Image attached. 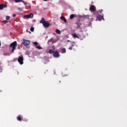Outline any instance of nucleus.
Segmentation results:
<instances>
[{
  "mask_svg": "<svg viewBox=\"0 0 127 127\" xmlns=\"http://www.w3.org/2000/svg\"><path fill=\"white\" fill-rule=\"evenodd\" d=\"M16 47H17V42L16 41H14L10 45L9 50L13 53L14 52V50H16Z\"/></svg>",
  "mask_w": 127,
  "mask_h": 127,
  "instance_id": "nucleus-1",
  "label": "nucleus"
},
{
  "mask_svg": "<svg viewBox=\"0 0 127 127\" xmlns=\"http://www.w3.org/2000/svg\"><path fill=\"white\" fill-rule=\"evenodd\" d=\"M49 54H53L54 57L56 58H58V57H60V55H59V53L57 51H54L52 50H49Z\"/></svg>",
  "mask_w": 127,
  "mask_h": 127,
  "instance_id": "nucleus-2",
  "label": "nucleus"
},
{
  "mask_svg": "<svg viewBox=\"0 0 127 127\" xmlns=\"http://www.w3.org/2000/svg\"><path fill=\"white\" fill-rule=\"evenodd\" d=\"M40 23H42L43 26L45 28H47L50 26V23L48 22L47 21H45V19H44V18H42L41 20L40 21Z\"/></svg>",
  "mask_w": 127,
  "mask_h": 127,
  "instance_id": "nucleus-3",
  "label": "nucleus"
},
{
  "mask_svg": "<svg viewBox=\"0 0 127 127\" xmlns=\"http://www.w3.org/2000/svg\"><path fill=\"white\" fill-rule=\"evenodd\" d=\"M22 43L23 45L26 47V48H29L30 47L29 46L30 44V41L23 39L22 41Z\"/></svg>",
  "mask_w": 127,
  "mask_h": 127,
  "instance_id": "nucleus-4",
  "label": "nucleus"
},
{
  "mask_svg": "<svg viewBox=\"0 0 127 127\" xmlns=\"http://www.w3.org/2000/svg\"><path fill=\"white\" fill-rule=\"evenodd\" d=\"M17 61H18V62H19V64H20V65H22V64H23V56H21L19 57Z\"/></svg>",
  "mask_w": 127,
  "mask_h": 127,
  "instance_id": "nucleus-5",
  "label": "nucleus"
},
{
  "mask_svg": "<svg viewBox=\"0 0 127 127\" xmlns=\"http://www.w3.org/2000/svg\"><path fill=\"white\" fill-rule=\"evenodd\" d=\"M89 9L91 11L95 12V11H96V6H95V5H92L90 7Z\"/></svg>",
  "mask_w": 127,
  "mask_h": 127,
  "instance_id": "nucleus-6",
  "label": "nucleus"
},
{
  "mask_svg": "<svg viewBox=\"0 0 127 127\" xmlns=\"http://www.w3.org/2000/svg\"><path fill=\"white\" fill-rule=\"evenodd\" d=\"M7 7V5L4 4H0V10H1L3 9V8Z\"/></svg>",
  "mask_w": 127,
  "mask_h": 127,
  "instance_id": "nucleus-7",
  "label": "nucleus"
},
{
  "mask_svg": "<svg viewBox=\"0 0 127 127\" xmlns=\"http://www.w3.org/2000/svg\"><path fill=\"white\" fill-rule=\"evenodd\" d=\"M97 19L99 20V21H101L102 19H104V16H101V15H98L97 17Z\"/></svg>",
  "mask_w": 127,
  "mask_h": 127,
  "instance_id": "nucleus-8",
  "label": "nucleus"
},
{
  "mask_svg": "<svg viewBox=\"0 0 127 127\" xmlns=\"http://www.w3.org/2000/svg\"><path fill=\"white\" fill-rule=\"evenodd\" d=\"M60 18L61 20L64 21V22H67V20L66 19V18H65V17L62 16H61Z\"/></svg>",
  "mask_w": 127,
  "mask_h": 127,
  "instance_id": "nucleus-9",
  "label": "nucleus"
},
{
  "mask_svg": "<svg viewBox=\"0 0 127 127\" xmlns=\"http://www.w3.org/2000/svg\"><path fill=\"white\" fill-rule=\"evenodd\" d=\"M71 36H72V37H74V38H78L79 39V37H78V36L77 35V34H75V33H72L71 34Z\"/></svg>",
  "mask_w": 127,
  "mask_h": 127,
  "instance_id": "nucleus-10",
  "label": "nucleus"
},
{
  "mask_svg": "<svg viewBox=\"0 0 127 127\" xmlns=\"http://www.w3.org/2000/svg\"><path fill=\"white\" fill-rule=\"evenodd\" d=\"M61 53H66V49L65 48H62L61 50Z\"/></svg>",
  "mask_w": 127,
  "mask_h": 127,
  "instance_id": "nucleus-11",
  "label": "nucleus"
},
{
  "mask_svg": "<svg viewBox=\"0 0 127 127\" xmlns=\"http://www.w3.org/2000/svg\"><path fill=\"white\" fill-rule=\"evenodd\" d=\"M3 55L4 56H9V55H10V53H4L3 54Z\"/></svg>",
  "mask_w": 127,
  "mask_h": 127,
  "instance_id": "nucleus-12",
  "label": "nucleus"
},
{
  "mask_svg": "<svg viewBox=\"0 0 127 127\" xmlns=\"http://www.w3.org/2000/svg\"><path fill=\"white\" fill-rule=\"evenodd\" d=\"M56 33H58V34H60L61 33V32L60 31V30L57 29L56 30Z\"/></svg>",
  "mask_w": 127,
  "mask_h": 127,
  "instance_id": "nucleus-13",
  "label": "nucleus"
},
{
  "mask_svg": "<svg viewBox=\"0 0 127 127\" xmlns=\"http://www.w3.org/2000/svg\"><path fill=\"white\" fill-rule=\"evenodd\" d=\"M15 2H23V0H14Z\"/></svg>",
  "mask_w": 127,
  "mask_h": 127,
  "instance_id": "nucleus-14",
  "label": "nucleus"
},
{
  "mask_svg": "<svg viewBox=\"0 0 127 127\" xmlns=\"http://www.w3.org/2000/svg\"><path fill=\"white\" fill-rule=\"evenodd\" d=\"M74 16H75V15L73 14H71L70 15V19H73V18H74Z\"/></svg>",
  "mask_w": 127,
  "mask_h": 127,
  "instance_id": "nucleus-15",
  "label": "nucleus"
},
{
  "mask_svg": "<svg viewBox=\"0 0 127 127\" xmlns=\"http://www.w3.org/2000/svg\"><path fill=\"white\" fill-rule=\"evenodd\" d=\"M17 120L19 121V122H21V118L19 116L17 117Z\"/></svg>",
  "mask_w": 127,
  "mask_h": 127,
  "instance_id": "nucleus-16",
  "label": "nucleus"
},
{
  "mask_svg": "<svg viewBox=\"0 0 127 127\" xmlns=\"http://www.w3.org/2000/svg\"><path fill=\"white\" fill-rule=\"evenodd\" d=\"M28 16H29V18H30V17H33V13L29 14Z\"/></svg>",
  "mask_w": 127,
  "mask_h": 127,
  "instance_id": "nucleus-17",
  "label": "nucleus"
},
{
  "mask_svg": "<svg viewBox=\"0 0 127 127\" xmlns=\"http://www.w3.org/2000/svg\"><path fill=\"white\" fill-rule=\"evenodd\" d=\"M30 30H31V31H32V32L34 31V27H31Z\"/></svg>",
  "mask_w": 127,
  "mask_h": 127,
  "instance_id": "nucleus-18",
  "label": "nucleus"
},
{
  "mask_svg": "<svg viewBox=\"0 0 127 127\" xmlns=\"http://www.w3.org/2000/svg\"><path fill=\"white\" fill-rule=\"evenodd\" d=\"M24 17L25 18H29V17L28 15H24Z\"/></svg>",
  "mask_w": 127,
  "mask_h": 127,
  "instance_id": "nucleus-19",
  "label": "nucleus"
},
{
  "mask_svg": "<svg viewBox=\"0 0 127 127\" xmlns=\"http://www.w3.org/2000/svg\"><path fill=\"white\" fill-rule=\"evenodd\" d=\"M36 47L37 48H38V49H39V50L42 49V47H41V46H37Z\"/></svg>",
  "mask_w": 127,
  "mask_h": 127,
  "instance_id": "nucleus-20",
  "label": "nucleus"
},
{
  "mask_svg": "<svg viewBox=\"0 0 127 127\" xmlns=\"http://www.w3.org/2000/svg\"><path fill=\"white\" fill-rule=\"evenodd\" d=\"M9 18H10V17H9V16H7L6 17V20H9Z\"/></svg>",
  "mask_w": 127,
  "mask_h": 127,
  "instance_id": "nucleus-21",
  "label": "nucleus"
},
{
  "mask_svg": "<svg viewBox=\"0 0 127 127\" xmlns=\"http://www.w3.org/2000/svg\"><path fill=\"white\" fill-rule=\"evenodd\" d=\"M33 43L34 45H38V43H37V42H33Z\"/></svg>",
  "mask_w": 127,
  "mask_h": 127,
  "instance_id": "nucleus-22",
  "label": "nucleus"
},
{
  "mask_svg": "<svg viewBox=\"0 0 127 127\" xmlns=\"http://www.w3.org/2000/svg\"><path fill=\"white\" fill-rule=\"evenodd\" d=\"M52 48L53 49V51H54L55 50V46H52Z\"/></svg>",
  "mask_w": 127,
  "mask_h": 127,
  "instance_id": "nucleus-23",
  "label": "nucleus"
},
{
  "mask_svg": "<svg viewBox=\"0 0 127 127\" xmlns=\"http://www.w3.org/2000/svg\"><path fill=\"white\" fill-rule=\"evenodd\" d=\"M18 9L19 10V11H22V8L18 7Z\"/></svg>",
  "mask_w": 127,
  "mask_h": 127,
  "instance_id": "nucleus-24",
  "label": "nucleus"
},
{
  "mask_svg": "<svg viewBox=\"0 0 127 127\" xmlns=\"http://www.w3.org/2000/svg\"><path fill=\"white\" fill-rule=\"evenodd\" d=\"M84 17H86L88 19H89V15H85Z\"/></svg>",
  "mask_w": 127,
  "mask_h": 127,
  "instance_id": "nucleus-25",
  "label": "nucleus"
},
{
  "mask_svg": "<svg viewBox=\"0 0 127 127\" xmlns=\"http://www.w3.org/2000/svg\"><path fill=\"white\" fill-rule=\"evenodd\" d=\"M76 24H77L78 28H80V25H79V23H76Z\"/></svg>",
  "mask_w": 127,
  "mask_h": 127,
  "instance_id": "nucleus-26",
  "label": "nucleus"
},
{
  "mask_svg": "<svg viewBox=\"0 0 127 127\" xmlns=\"http://www.w3.org/2000/svg\"><path fill=\"white\" fill-rule=\"evenodd\" d=\"M15 16H16V15H15V14H13V17H15Z\"/></svg>",
  "mask_w": 127,
  "mask_h": 127,
  "instance_id": "nucleus-27",
  "label": "nucleus"
},
{
  "mask_svg": "<svg viewBox=\"0 0 127 127\" xmlns=\"http://www.w3.org/2000/svg\"><path fill=\"white\" fill-rule=\"evenodd\" d=\"M27 32H29L30 34H31V32L28 31V29L26 30Z\"/></svg>",
  "mask_w": 127,
  "mask_h": 127,
  "instance_id": "nucleus-28",
  "label": "nucleus"
},
{
  "mask_svg": "<svg viewBox=\"0 0 127 127\" xmlns=\"http://www.w3.org/2000/svg\"><path fill=\"white\" fill-rule=\"evenodd\" d=\"M72 47H69V48H68V49H69V50H72Z\"/></svg>",
  "mask_w": 127,
  "mask_h": 127,
  "instance_id": "nucleus-29",
  "label": "nucleus"
},
{
  "mask_svg": "<svg viewBox=\"0 0 127 127\" xmlns=\"http://www.w3.org/2000/svg\"><path fill=\"white\" fill-rule=\"evenodd\" d=\"M99 11L101 13H102V12H103V10H100Z\"/></svg>",
  "mask_w": 127,
  "mask_h": 127,
  "instance_id": "nucleus-30",
  "label": "nucleus"
},
{
  "mask_svg": "<svg viewBox=\"0 0 127 127\" xmlns=\"http://www.w3.org/2000/svg\"><path fill=\"white\" fill-rule=\"evenodd\" d=\"M71 47H74V44H71Z\"/></svg>",
  "mask_w": 127,
  "mask_h": 127,
  "instance_id": "nucleus-31",
  "label": "nucleus"
},
{
  "mask_svg": "<svg viewBox=\"0 0 127 127\" xmlns=\"http://www.w3.org/2000/svg\"><path fill=\"white\" fill-rule=\"evenodd\" d=\"M22 2L24 3V4H25V5H26V3H25V2H24V1H23V2Z\"/></svg>",
  "mask_w": 127,
  "mask_h": 127,
  "instance_id": "nucleus-32",
  "label": "nucleus"
},
{
  "mask_svg": "<svg viewBox=\"0 0 127 127\" xmlns=\"http://www.w3.org/2000/svg\"><path fill=\"white\" fill-rule=\"evenodd\" d=\"M44 1H47L48 0H43Z\"/></svg>",
  "mask_w": 127,
  "mask_h": 127,
  "instance_id": "nucleus-33",
  "label": "nucleus"
},
{
  "mask_svg": "<svg viewBox=\"0 0 127 127\" xmlns=\"http://www.w3.org/2000/svg\"><path fill=\"white\" fill-rule=\"evenodd\" d=\"M4 22H7V21L5 20Z\"/></svg>",
  "mask_w": 127,
  "mask_h": 127,
  "instance_id": "nucleus-34",
  "label": "nucleus"
},
{
  "mask_svg": "<svg viewBox=\"0 0 127 127\" xmlns=\"http://www.w3.org/2000/svg\"><path fill=\"white\" fill-rule=\"evenodd\" d=\"M67 41H68V42H70V41H69V40H68Z\"/></svg>",
  "mask_w": 127,
  "mask_h": 127,
  "instance_id": "nucleus-35",
  "label": "nucleus"
},
{
  "mask_svg": "<svg viewBox=\"0 0 127 127\" xmlns=\"http://www.w3.org/2000/svg\"><path fill=\"white\" fill-rule=\"evenodd\" d=\"M72 43H75V42H72Z\"/></svg>",
  "mask_w": 127,
  "mask_h": 127,
  "instance_id": "nucleus-36",
  "label": "nucleus"
}]
</instances>
